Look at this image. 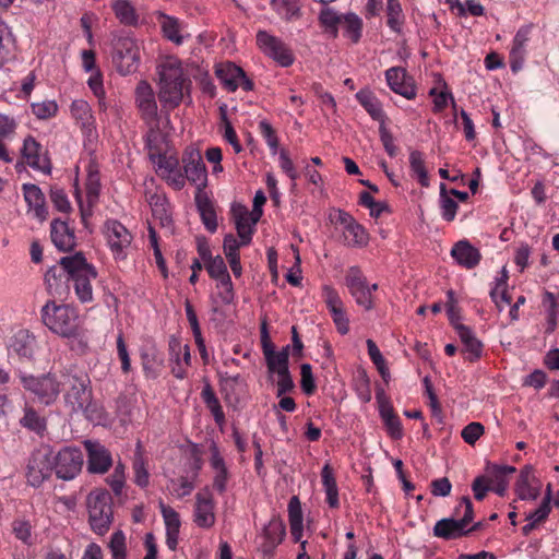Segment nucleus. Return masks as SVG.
Listing matches in <instances>:
<instances>
[{
    "label": "nucleus",
    "mask_w": 559,
    "mask_h": 559,
    "mask_svg": "<svg viewBox=\"0 0 559 559\" xmlns=\"http://www.w3.org/2000/svg\"><path fill=\"white\" fill-rule=\"evenodd\" d=\"M194 201L205 228L210 233H215L217 229L216 212L206 192H195Z\"/></svg>",
    "instance_id": "32"
},
{
    "label": "nucleus",
    "mask_w": 559,
    "mask_h": 559,
    "mask_svg": "<svg viewBox=\"0 0 559 559\" xmlns=\"http://www.w3.org/2000/svg\"><path fill=\"white\" fill-rule=\"evenodd\" d=\"M344 14H338L334 9L323 7L319 13V21L321 25L329 31L333 37L338 34V25L341 24Z\"/></svg>",
    "instance_id": "41"
},
{
    "label": "nucleus",
    "mask_w": 559,
    "mask_h": 559,
    "mask_svg": "<svg viewBox=\"0 0 559 559\" xmlns=\"http://www.w3.org/2000/svg\"><path fill=\"white\" fill-rule=\"evenodd\" d=\"M284 535L285 527L280 521H270V523L264 527V536L272 547L278 545Z\"/></svg>",
    "instance_id": "53"
},
{
    "label": "nucleus",
    "mask_w": 559,
    "mask_h": 559,
    "mask_svg": "<svg viewBox=\"0 0 559 559\" xmlns=\"http://www.w3.org/2000/svg\"><path fill=\"white\" fill-rule=\"evenodd\" d=\"M185 180L195 186L197 192H205L207 186V171L200 151L188 146L181 157Z\"/></svg>",
    "instance_id": "12"
},
{
    "label": "nucleus",
    "mask_w": 559,
    "mask_h": 559,
    "mask_svg": "<svg viewBox=\"0 0 559 559\" xmlns=\"http://www.w3.org/2000/svg\"><path fill=\"white\" fill-rule=\"evenodd\" d=\"M23 160L33 169L50 174L51 164L46 151L33 136H27L21 150Z\"/></svg>",
    "instance_id": "19"
},
{
    "label": "nucleus",
    "mask_w": 559,
    "mask_h": 559,
    "mask_svg": "<svg viewBox=\"0 0 559 559\" xmlns=\"http://www.w3.org/2000/svg\"><path fill=\"white\" fill-rule=\"evenodd\" d=\"M257 45L264 55L272 58L281 67H289L295 61L292 49L281 38L269 34L266 31L257 33Z\"/></svg>",
    "instance_id": "13"
},
{
    "label": "nucleus",
    "mask_w": 559,
    "mask_h": 559,
    "mask_svg": "<svg viewBox=\"0 0 559 559\" xmlns=\"http://www.w3.org/2000/svg\"><path fill=\"white\" fill-rule=\"evenodd\" d=\"M455 331L464 345V353H467V359L474 361L481 356L483 344L475 336L474 332L464 324H455Z\"/></svg>",
    "instance_id": "31"
},
{
    "label": "nucleus",
    "mask_w": 559,
    "mask_h": 559,
    "mask_svg": "<svg viewBox=\"0 0 559 559\" xmlns=\"http://www.w3.org/2000/svg\"><path fill=\"white\" fill-rule=\"evenodd\" d=\"M209 275L217 283L230 280L224 259L216 255L204 262Z\"/></svg>",
    "instance_id": "45"
},
{
    "label": "nucleus",
    "mask_w": 559,
    "mask_h": 559,
    "mask_svg": "<svg viewBox=\"0 0 559 559\" xmlns=\"http://www.w3.org/2000/svg\"><path fill=\"white\" fill-rule=\"evenodd\" d=\"M345 283L356 304L366 310H370L373 306L370 288L366 277L357 266H352L348 270Z\"/></svg>",
    "instance_id": "18"
},
{
    "label": "nucleus",
    "mask_w": 559,
    "mask_h": 559,
    "mask_svg": "<svg viewBox=\"0 0 559 559\" xmlns=\"http://www.w3.org/2000/svg\"><path fill=\"white\" fill-rule=\"evenodd\" d=\"M462 508L464 509V513L461 519L444 518L435 524L433 535L436 537L450 540L468 535L466 526L474 518L473 503L468 497H462L459 506L455 508V513L460 514Z\"/></svg>",
    "instance_id": "7"
},
{
    "label": "nucleus",
    "mask_w": 559,
    "mask_h": 559,
    "mask_svg": "<svg viewBox=\"0 0 559 559\" xmlns=\"http://www.w3.org/2000/svg\"><path fill=\"white\" fill-rule=\"evenodd\" d=\"M259 130L272 153L276 154L278 148V139L272 126L266 120H261L259 122Z\"/></svg>",
    "instance_id": "60"
},
{
    "label": "nucleus",
    "mask_w": 559,
    "mask_h": 559,
    "mask_svg": "<svg viewBox=\"0 0 559 559\" xmlns=\"http://www.w3.org/2000/svg\"><path fill=\"white\" fill-rule=\"evenodd\" d=\"M288 520L290 526V534L294 542L301 544L302 552L297 556V559H310V557L306 554V544L307 542H301L302 531H304V519L301 504L298 497L294 496L290 498L288 502Z\"/></svg>",
    "instance_id": "22"
},
{
    "label": "nucleus",
    "mask_w": 559,
    "mask_h": 559,
    "mask_svg": "<svg viewBox=\"0 0 559 559\" xmlns=\"http://www.w3.org/2000/svg\"><path fill=\"white\" fill-rule=\"evenodd\" d=\"M135 105L144 122L150 127H157L158 107L155 93L146 81H141L136 85Z\"/></svg>",
    "instance_id": "15"
},
{
    "label": "nucleus",
    "mask_w": 559,
    "mask_h": 559,
    "mask_svg": "<svg viewBox=\"0 0 559 559\" xmlns=\"http://www.w3.org/2000/svg\"><path fill=\"white\" fill-rule=\"evenodd\" d=\"M210 465L214 472L213 488L219 495H223L227 490V483L229 480L230 474L224 459L218 451V448L215 444L211 447Z\"/></svg>",
    "instance_id": "26"
},
{
    "label": "nucleus",
    "mask_w": 559,
    "mask_h": 559,
    "mask_svg": "<svg viewBox=\"0 0 559 559\" xmlns=\"http://www.w3.org/2000/svg\"><path fill=\"white\" fill-rule=\"evenodd\" d=\"M50 200L53 206L62 213H68L71 210V204L68 199L67 193L63 189L58 187H52L50 189Z\"/></svg>",
    "instance_id": "57"
},
{
    "label": "nucleus",
    "mask_w": 559,
    "mask_h": 559,
    "mask_svg": "<svg viewBox=\"0 0 559 559\" xmlns=\"http://www.w3.org/2000/svg\"><path fill=\"white\" fill-rule=\"evenodd\" d=\"M86 506L92 530L98 535L107 533L114 519L110 492L106 489L91 491L86 497Z\"/></svg>",
    "instance_id": "5"
},
{
    "label": "nucleus",
    "mask_w": 559,
    "mask_h": 559,
    "mask_svg": "<svg viewBox=\"0 0 559 559\" xmlns=\"http://www.w3.org/2000/svg\"><path fill=\"white\" fill-rule=\"evenodd\" d=\"M288 358L289 346L287 345L266 359L269 371L277 374L288 371Z\"/></svg>",
    "instance_id": "48"
},
{
    "label": "nucleus",
    "mask_w": 559,
    "mask_h": 559,
    "mask_svg": "<svg viewBox=\"0 0 559 559\" xmlns=\"http://www.w3.org/2000/svg\"><path fill=\"white\" fill-rule=\"evenodd\" d=\"M87 453V472L90 474H106L112 466L110 451L98 441L85 440L83 442Z\"/></svg>",
    "instance_id": "16"
},
{
    "label": "nucleus",
    "mask_w": 559,
    "mask_h": 559,
    "mask_svg": "<svg viewBox=\"0 0 559 559\" xmlns=\"http://www.w3.org/2000/svg\"><path fill=\"white\" fill-rule=\"evenodd\" d=\"M63 370L58 372H48L35 377L21 374L20 379L23 388L29 391L38 403L46 406L52 405L59 397L62 389Z\"/></svg>",
    "instance_id": "4"
},
{
    "label": "nucleus",
    "mask_w": 559,
    "mask_h": 559,
    "mask_svg": "<svg viewBox=\"0 0 559 559\" xmlns=\"http://www.w3.org/2000/svg\"><path fill=\"white\" fill-rule=\"evenodd\" d=\"M12 531L15 537L25 545H32V525L29 521L16 519L12 522Z\"/></svg>",
    "instance_id": "51"
},
{
    "label": "nucleus",
    "mask_w": 559,
    "mask_h": 559,
    "mask_svg": "<svg viewBox=\"0 0 559 559\" xmlns=\"http://www.w3.org/2000/svg\"><path fill=\"white\" fill-rule=\"evenodd\" d=\"M58 111V105L53 100H45L41 103L32 104V112L38 119H48L56 116Z\"/></svg>",
    "instance_id": "56"
},
{
    "label": "nucleus",
    "mask_w": 559,
    "mask_h": 559,
    "mask_svg": "<svg viewBox=\"0 0 559 559\" xmlns=\"http://www.w3.org/2000/svg\"><path fill=\"white\" fill-rule=\"evenodd\" d=\"M322 484L326 493V502L331 508L338 507V491L331 467L325 464L321 472Z\"/></svg>",
    "instance_id": "39"
},
{
    "label": "nucleus",
    "mask_w": 559,
    "mask_h": 559,
    "mask_svg": "<svg viewBox=\"0 0 559 559\" xmlns=\"http://www.w3.org/2000/svg\"><path fill=\"white\" fill-rule=\"evenodd\" d=\"M24 200L28 205V211L33 212L35 218L44 222L48 217V209L46 199L40 188L33 183H24L22 186Z\"/></svg>",
    "instance_id": "25"
},
{
    "label": "nucleus",
    "mask_w": 559,
    "mask_h": 559,
    "mask_svg": "<svg viewBox=\"0 0 559 559\" xmlns=\"http://www.w3.org/2000/svg\"><path fill=\"white\" fill-rule=\"evenodd\" d=\"M344 242L348 247L362 246L367 242L368 237L361 225L357 222L347 226V228L343 229Z\"/></svg>",
    "instance_id": "46"
},
{
    "label": "nucleus",
    "mask_w": 559,
    "mask_h": 559,
    "mask_svg": "<svg viewBox=\"0 0 559 559\" xmlns=\"http://www.w3.org/2000/svg\"><path fill=\"white\" fill-rule=\"evenodd\" d=\"M71 114L81 128L88 130L93 128L94 119L87 102L82 99L74 100L71 105Z\"/></svg>",
    "instance_id": "38"
},
{
    "label": "nucleus",
    "mask_w": 559,
    "mask_h": 559,
    "mask_svg": "<svg viewBox=\"0 0 559 559\" xmlns=\"http://www.w3.org/2000/svg\"><path fill=\"white\" fill-rule=\"evenodd\" d=\"M69 269L59 262V265H53L47 270L45 274V282L48 290L53 294L61 295L68 288Z\"/></svg>",
    "instance_id": "33"
},
{
    "label": "nucleus",
    "mask_w": 559,
    "mask_h": 559,
    "mask_svg": "<svg viewBox=\"0 0 559 559\" xmlns=\"http://www.w3.org/2000/svg\"><path fill=\"white\" fill-rule=\"evenodd\" d=\"M134 483L141 488L148 486L150 474L144 460L140 453H136L133 460Z\"/></svg>",
    "instance_id": "52"
},
{
    "label": "nucleus",
    "mask_w": 559,
    "mask_h": 559,
    "mask_svg": "<svg viewBox=\"0 0 559 559\" xmlns=\"http://www.w3.org/2000/svg\"><path fill=\"white\" fill-rule=\"evenodd\" d=\"M440 207L441 215L447 222H452L455 218L457 203L448 193L444 183L440 185Z\"/></svg>",
    "instance_id": "49"
},
{
    "label": "nucleus",
    "mask_w": 559,
    "mask_h": 559,
    "mask_svg": "<svg viewBox=\"0 0 559 559\" xmlns=\"http://www.w3.org/2000/svg\"><path fill=\"white\" fill-rule=\"evenodd\" d=\"M487 473L489 476L487 481L488 484H492L491 490L495 491L498 496L503 497L507 492L509 484L507 476L515 473V467L510 465L493 464L487 467Z\"/></svg>",
    "instance_id": "30"
},
{
    "label": "nucleus",
    "mask_w": 559,
    "mask_h": 559,
    "mask_svg": "<svg viewBox=\"0 0 559 559\" xmlns=\"http://www.w3.org/2000/svg\"><path fill=\"white\" fill-rule=\"evenodd\" d=\"M111 8L121 24L131 26L138 23V14L130 1L112 0Z\"/></svg>",
    "instance_id": "37"
},
{
    "label": "nucleus",
    "mask_w": 559,
    "mask_h": 559,
    "mask_svg": "<svg viewBox=\"0 0 559 559\" xmlns=\"http://www.w3.org/2000/svg\"><path fill=\"white\" fill-rule=\"evenodd\" d=\"M451 255L457 264L466 269H474L481 260L479 250L468 240L457 241L451 250Z\"/></svg>",
    "instance_id": "27"
},
{
    "label": "nucleus",
    "mask_w": 559,
    "mask_h": 559,
    "mask_svg": "<svg viewBox=\"0 0 559 559\" xmlns=\"http://www.w3.org/2000/svg\"><path fill=\"white\" fill-rule=\"evenodd\" d=\"M158 69V98L162 110L168 114L180 105L186 93L189 94L191 81L185 74L181 61L175 57L166 58Z\"/></svg>",
    "instance_id": "1"
},
{
    "label": "nucleus",
    "mask_w": 559,
    "mask_h": 559,
    "mask_svg": "<svg viewBox=\"0 0 559 559\" xmlns=\"http://www.w3.org/2000/svg\"><path fill=\"white\" fill-rule=\"evenodd\" d=\"M409 166L413 175L417 178L419 183L423 187H428L429 178L423 153L419 151H412L409 154Z\"/></svg>",
    "instance_id": "42"
},
{
    "label": "nucleus",
    "mask_w": 559,
    "mask_h": 559,
    "mask_svg": "<svg viewBox=\"0 0 559 559\" xmlns=\"http://www.w3.org/2000/svg\"><path fill=\"white\" fill-rule=\"evenodd\" d=\"M153 133L154 132L152 131L147 136L146 147L148 150V157L151 162L156 166L158 176L162 177L165 174L171 173L177 166H179V159L173 154L167 155L160 153L157 146L153 144V140L151 139Z\"/></svg>",
    "instance_id": "28"
},
{
    "label": "nucleus",
    "mask_w": 559,
    "mask_h": 559,
    "mask_svg": "<svg viewBox=\"0 0 559 559\" xmlns=\"http://www.w3.org/2000/svg\"><path fill=\"white\" fill-rule=\"evenodd\" d=\"M216 76L228 92H235L241 87L243 91H252L253 82L246 72L231 62L222 63L216 68Z\"/></svg>",
    "instance_id": "17"
},
{
    "label": "nucleus",
    "mask_w": 559,
    "mask_h": 559,
    "mask_svg": "<svg viewBox=\"0 0 559 559\" xmlns=\"http://www.w3.org/2000/svg\"><path fill=\"white\" fill-rule=\"evenodd\" d=\"M111 559H127V537L122 531H116L108 543Z\"/></svg>",
    "instance_id": "50"
},
{
    "label": "nucleus",
    "mask_w": 559,
    "mask_h": 559,
    "mask_svg": "<svg viewBox=\"0 0 559 559\" xmlns=\"http://www.w3.org/2000/svg\"><path fill=\"white\" fill-rule=\"evenodd\" d=\"M23 427H26L34 431H40L45 428L44 420L38 416V414L33 408H26L24 416L20 420Z\"/></svg>",
    "instance_id": "58"
},
{
    "label": "nucleus",
    "mask_w": 559,
    "mask_h": 559,
    "mask_svg": "<svg viewBox=\"0 0 559 559\" xmlns=\"http://www.w3.org/2000/svg\"><path fill=\"white\" fill-rule=\"evenodd\" d=\"M61 383L64 406L73 414L80 413L83 404L93 395L88 376L63 370Z\"/></svg>",
    "instance_id": "6"
},
{
    "label": "nucleus",
    "mask_w": 559,
    "mask_h": 559,
    "mask_svg": "<svg viewBox=\"0 0 559 559\" xmlns=\"http://www.w3.org/2000/svg\"><path fill=\"white\" fill-rule=\"evenodd\" d=\"M55 475L61 480H72L82 471L84 455L76 447H63L58 452L52 451Z\"/></svg>",
    "instance_id": "9"
},
{
    "label": "nucleus",
    "mask_w": 559,
    "mask_h": 559,
    "mask_svg": "<svg viewBox=\"0 0 559 559\" xmlns=\"http://www.w3.org/2000/svg\"><path fill=\"white\" fill-rule=\"evenodd\" d=\"M50 237L59 251H71L76 245L74 230L69 227L67 222L60 218H56L50 223Z\"/></svg>",
    "instance_id": "24"
},
{
    "label": "nucleus",
    "mask_w": 559,
    "mask_h": 559,
    "mask_svg": "<svg viewBox=\"0 0 559 559\" xmlns=\"http://www.w3.org/2000/svg\"><path fill=\"white\" fill-rule=\"evenodd\" d=\"M86 419L90 421L102 425L106 421L107 415L104 411L103 406L99 405L96 401L93 400V395L90 397V401L83 404V407L80 409Z\"/></svg>",
    "instance_id": "47"
},
{
    "label": "nucleus",
    "mask_w": 559,
    "mask_h": 559,
    "mask_svg": "<svg viewBox=\"0 0 559 559\" xmlns=\"http://www.w3.org/2000/svg\"><path fill=\"white\" fill-rule=\"evenodd\" d=\"M271 5L288 21L300 16L299 0H271Z\"/></svg>",
    "instance_id": "44"
},
{
    "label": "nucleus",
    "mask_w": 559,
    "mask_h": 559,
    "mask_svg": "<svg viewBox=\"0 0 559 559\" xmlns=\"http://www.w3.org/2000/svg\"><path fill=\"white\" fill-rule=\"evenodd\" d=\"M385 79L394 93L402 95L406 99H414L416 97L414 80L407 74L405 69L392 67L385 71Z\"/></svg>",
    "instance_id": "21"
},
{
    "label": "nucleus",
    "mask_w": 559,
    "mask_h": 559,
    "mask_svg": "<svg viewBox=\"0 0 559 559\" xmlns=\"http://www.w3.org/2000/svg\"><path fill=\"white\" fill-rule=\"evenodd\" d=\"M162 178L176 190H181L186 185L185 173L180 166H177L171 173L163 175Z\"/></svg>",
    "instance_id": "64"
},
{
    "label": "nucleus",
    "mask_w": 559,
    "mask_h": 559,
    "mask_svg": "<svg viewBox=\"0 0 559 559\" xmlns=\"http://www.w3.org/2000/svg\"><path fill=\"white\" fill-rule=\"evenodd\" d=\"M40 317L44 325L61 337H80L83 334L79 312L70 305L49 300L43 306Z\"/></svg>",
    "instance_id": "2"
},
{
    "label": "nucleus",
    "mask_w": 559,
    "mask_h": 559,
    "mask_svg": "<svg viewBox=\"0 0 559 559\" xmlns=\"http://www.w3.org/2000/svg\"><path fill=\"white\" fill-rule=\"evenodd\" d=\"M484 433V426L480 423H471L462 430V438L468 444H474Z\"/></svg>",
    "instance_id": "61"
},
{
    "label": "nucleus",
    "mask_w": 559,
    "mask_h": 559,
    "mask_svg": "<svg viewBox=\"0 0 559 559\" xmlns=\"http://www.w3.org/2000/svg\"><path fill=\"white\" fill-rule=\"evenodd\" d=\"M214 499L211 491L205 488L195 495L194 523L202 528H210L215 523Z\"/></svg>",
    "instance_id": "20"
},
{
    "label": "nucleus",
    "mask_w": 559,
    "mask_h": 559,
    "mask_svg": "<svg viewBox=\"0 0 559 559\" xmlns=\"http://www.w3.org/2000/svg\"><path fill=\"white\" fill-rule=\"evenodd\" d=\"M160 25L164 36L176 45H181L185 37L180 34L181 24L178 19L163 14Z\"/></svg>",
    "instance_id": "40"
},
{
    "label": "nucleus",
    "mask_w": 559,
    "mask_h": 559,
    "mask_svg": "<svg viewBox=\"0 0 559 559\" xmlns=\"http://www.w3.org/2000/svg\"><path fill=\"white\" fill-rule=\"evenodd\" d=\"M515 492L521 500H536L540 495V481L535 477L531 465L524 466L515 484Z\"/></svg>",
    "instance_id": "23"
},
{
    "label": "nucleus",
    "mask_w": 559,
    "mask_h": 559,
    "mask_svg": "<svg viewBox=\"0 0 559 559\" xmlns=\"http://www.w3.org/2000/svg\"><path fill=\"white\" fill-rule=\"evenodd\" d=\"M236 229L242 245H249L254 230V226L249 222V212L246 207H233Z\"/></svg>",
    "instance_id": "35"
},
{
    "label": "nucleus",
    "mask_w": 559,
    "mask_h": 559,
    "mask_svg": "<svg viewBox=\"0 0 559 559\" xmlns=\"http://www.w3.org/2000/svg\"><path fill=\"white\" fill-rule=\"evenodd\" d=\"M112 63L121 75L134 73L140 64V47L130 36H120L114 43Z\"/></svg>",
    "instance_id": "8"
},
{
    "label": "nucleus",
    "mask_w": 559,
    "mask_h": 559,
    "mask_svg": "<svg viewBox=\"0 0 559 559\" xmlns=\"http://www.w3.org/2000/svg\"><path fill=\"white\" fill-rule=\"evenodd\" d=\"M159 509L166 525V531H179L181 523L178 512L171 507L166 506L162 500L159 501Z\"/></svg>",
    "instance_id": "55"
},
{
    "label": "nucleus",
    "mask_w": 559,
    "mask_h": 559,
    "mask_svg": "<svg viewBox=\"0 0 559 559\" xmlns=\"http://www.w3.org/2000/svg\"><path fill=\"white\" fill-rule=\"evenodd\" d=\"M358 103L366 109L373 120L384 122L385 115L379 99L368 90H361L356 94Z\"/></svg>",
    "instance_id": "34"
},
{
    "label": "nucleus",
    "mask_w": 559,
    "mask_h": 559,
    "mask_svg": "<svg viewBox=\"0 0 559 559\" xmlns=\"http://www.w3.org/2000/svg\"><path fill=\"white\" fill-rule=\"evenodd\" d=\"M8 356L22 362H32L39 349L36 336L28 330L16 331L8 341Z\"/></svg>",
    "instance_id": "11"
},
{
    "label": "nucleus",
    "mask_w": 559,
    "mask_h": 559,
    "mask_svg": "<svg viewBox=\"0 0 559 559\" xmlns=\"http://www.w3.org/2000/svg\"><path fill=\"white\" fill-rule=\"evenodd\" d=\"M343 26V34L353 44H357L362 35V20L355 13L349 12L343 15L341 24Z\"/></svg>",
    "instance_id": "36"
},
{
    "label": "nucleus",
    "mask_w": 559,
    "mask_h": 559,
    "mask_svg": "<svg viewBox=\"0 0 559 559\" xmlns=\"http://www.w3.org/2000/svg\"><path fill=\"white\" fill-rule=\"evenodd\" d=\"M103 234L114 259L124 260L133 240L132 234L117 219L106 221Z\"/></svg>",
    "instance_id": "10"
},
{
    "label": "nucleus",
    "mask_w": 559,
    "mask_h": 559,
    "mask_svg": "<svg viewBox=\"0 0 559 559\" xmlns=\"http://www.w3.org/2000/svg\"><path fill=\"white\" fill-rule=\"evenodd\" d=\"M60 263L69 269V280L73 282L75 294L81 302L93 300V288L91 281L97 276L96 269L90 264L82 252L73 255H66Z\"/></svg>",
    "instance_id": "3"
},
{
    "label": "nucleus",
    "mask_w": 559,
    "mask_h": 559,
    "mask_svg": "<svg viewBox=\"0 0 559 559\" xmlns=\"http://www.w3.org/2000/svg\"><path fill=\"white\" fill-rule=\"evenodd\" d=\"M380 140L383 147L389 156L394 157L397 154V147L394 144V138L392 133L386 129L384 122L380 123L379 127Z\"/></svg>",
    "instance_id": "62"
},
{
    "label": "nucleus",
    "mask_w": 559,
    "mask_h": 559,
    "mask_svg": "<svg viewBox=\"0 0 559 559\" xmlns=\"http://www.w3.org/2000/svg\"><path fill=\"white\" fill-rule=\"evenodd\" d=\"M278 159L282 170L289 177V179L293 181V187H295V181L299 177V174L297 173L288 153L285 150H282L280 152Z\"/></svg>",
    "instance_id": "63"
},
{
    "label": "nucleus",
    "mask_w": 559,
    "mask_h": 559,
    "mask_svg": "<svg viewBox=\"0 0 559 559\" xmlns=\"http://www.w3.org/2000/svg\"><path fill=\"white\" fill-rule=\"evenodd\" d=\"M300 386L305 394L310 395L316 391V382L312 374V368L309 364H302L300 367Z\"/></svg>",
    "instance_id": "59"
},
{
    "label": "nucleus",
    "mask_w": 559,
    "mask_h": 559,
    "mask_svg": "<svg viewBox=\"0 0 559 559\" xmlns=\"http://www.w3.org/2000/svg\"><path fill=\"white\" fill-rule=\"evenodd\" d=\"M388 26L395 33H401L404 22L402 7L399 0L386 1Z\"/></svg>",
    "instance_id": "43"
},
{
    "label": "nucleus",
    "mask_w": 559,
    "mask_h": 559,
    "mask_svg": "<svg viewBox=\"0 0 559 559\" xmlns=\"http://www.w3.org/2000/svg\"><path fill=\"white\" fill-rule=\"evenodd\" d=\"M55 473L52 451L33 453L27 465V481L33 487H39Z\"/></svg>",
    "instance_id": "14"
},
{
    "label": "nucleus",
    "mask_w": 559,
    "mask_h": 559,
    "mask_svg": "<svg viewBox=\"0 0 559 559\" xmlns=\"http://www.w3.org/2000/svg\"><path fill=\"white\" fill-rule=\"evenodd\" d=\"M530 33L531 27L523 26L516 32L513 38V45L510 51V68L513 72L520 71L523 67L525 46L528 41Z\"/></svg>",
    "instance_id": "29"
},
{
    "label": "nucleus",
    "mask_w": 559,
    "mask_h": 559,
    "mask_svg": "<svg viewBox=\"0 0 559 559\" xmlns=\"http://www.w3.org/2000/svg\"><path fill=\"white\" fill-rule=\"evenodd\" d=\"M550 497H551V488H550V485H548L546 497L544 498V500L542 501L539 507L526 516V520L533 521L536 524L546 520V518L548 516V514L550 512Z\"/></svg>",
    "instance_id": "54"
}]
</instances>
